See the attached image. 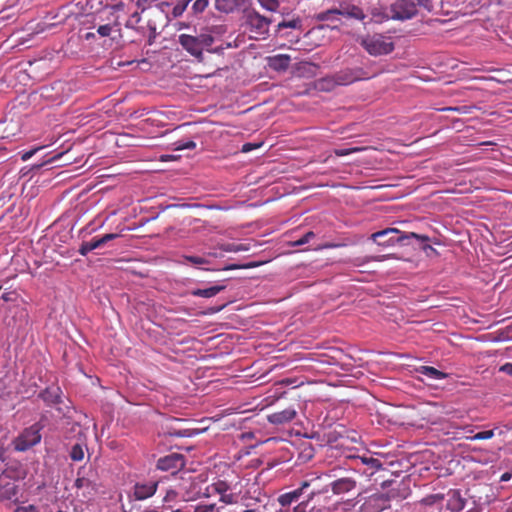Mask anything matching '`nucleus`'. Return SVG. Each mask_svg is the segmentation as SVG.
<instances>
[{
	"label": "nucleus",
	"instance_id": "nucleus-49",
	"mask_svg": "<svg viewBox=\"0 0 512 512\" xmlns=\"http://www.w3.org/2000/svg\"><path fill=\"white\" fill-rule=\"evenodd\" d=\"M112 31V27L109 24L101 25L98 27L97 32L100 36H109Z\"/></svg>",
	"mask_w": 512,
	"mask_h": 512
},
{
	"label": "nucleus",
	"instance_id": "nucleus-15",
	"mask_svg": "<svg viewBox=\"0 0 512 512\" xmlns=\"http://www.w3.org/2000/svg\"><path fill=\"white\" fill-rule=\"evenodd\" d=\"M85 468L81 467L77 472V478L75 480V487L79 490H83L84 495H91L97 491V484L94 479L84 475Z\"/></svg>",
	"mask_w": 512,
	"mask_h": 512
},
{
	"label": "nucleus",
	"instance_id": "nucleus-16",
	"mask_svg": "<svg viewBox=\"0 0 512 512\" xmlns=\"http://www.w3.org/2000/svg\"><path fill=\"white\" fill-rule=\"evenodd\" d=\"M337 9L338 14L346 18L355 19L359 21H363L366 18V14L364 13L362 8L347 1L341 2Z\"/></svg>",
	"mask_w": 512,
	"mask_h": 512
},
{
	"label": "nucleus",
	"instance_id": "nucleus-23",
	"mask_svg": "<svg viewBox=\"0 0 512 512\" xmlns=\"http://www.w3.org/2000/svg\"><path fill=\"white\" fill-rule=\"evenodd\" d=\"M60 394L61 390L57 386L47 387L43 390L39 397L47 404V405H55L60 402Z\"/></svg>",
	"mask_w": 512,
	"mask_h": 512
},
{
	"label": "nucleus",
	"instance_id": "nucleus-46",
	"mask_svg": "<svg viewBox=\"0 0 512 512\" xmlns=\"http://www.w3.org/2000/svg\"><path fill=\"white\" fill-rule=\"evenodd\" d=\"M208 6V0H196L192 5L194 13H202Z\"/></svg>",
	"mask_w": 512,
	"mask_h": 512
},
{
	"label": "nucleus",
	"instance_id": "nucleus-53",
	"mask_svg": "<svg viewBox=\"0 0 512 512\" xmlns=\"http://www.w3.org/2000/svg\"><path fill=\"white\" fill-rule=\"evenodd\" d=\"M261 146V144H254V143H245L243 146H242V149L241 151L244 152V153H247V152H250L256 148H259Z\"/></svg>",
	"mask_w": 512,
	"mask_h": 512
},
{
	"label": "nucleus",
	"instance_id": "nucleus-42",
	"mask_svg": "<svg viewBox=\"0 0 512 512\" xmlns=\"http://www.w3.org/2000/svg\"><path fill=\"white\" fill-rule=\"evenodd\" d=\"M192 0H183V2L181 3H178L177 5H175L172 9V15L177 18L179 16H181L183 14V12L186 10L188 4L191 2Z\"/></svg>",
	"mask_w": 512,
	"mask_h": 512
},
{
	"label": "nucleus",
	"instance_id": "nucleus-51",
	"mask_svg": "<svg viewBox=\"0 0 512 512\" xmlns=\"http://www.w3.org/2000/svg\"><path fill=\"white\" fill-rule=\"evenodd\" d=\"M196 147V143L194 141H186V142H181L177 149L178 150H184V149H194Z\"/></svg>",
	"mask_w": 512,
	"mask_h": 512
},
{
	"label": "nucleus",
	"instance_id": "nucleus-29",
	"mask_svg": "<svg viewBox=\"0 0 512 512\" xmlns=\"http://www.w3.org/2000/svg\"><path fill=\"white\" fill-rule=\"evenodd\" d=\"M418 372L427 376L428 378L436 379V380H442V379H445L448 377V375L446 373H444L440 370H437L436 368L431 367V366H421L418 369Z\"/></svg>",
	"mask_w": 512,
	"mask_h": 512
},
{
	"label": "nucleus",
	"instance_id": "nucleus-18",
	"mask_svg": "<svg viewBox=\"0 0 512 512\" xmlns=\"http://www.w3.org/2000/svg\"><path fill=\"white\" fill-rule=\"evenodd\" d=\"M17 493L18 488L15 482L0 474V501L11 500Z\"/></svg>",
	"mask_w": 512,
	"mask_h": 512
},
{
	"label": "nucleus",
	"instance_id": "nucleus-36",
	"mask_svg": "<svg viewBox=\"0 0 512 512\" xmlns=\"http://www.w3.org/2000/svg\"><path fill=\"white\" fill-rule=\"evenodd\" d=\"M219 248L224 252H240L248 250V247H246L245 245L236 243L221 244Z\"/></svg>",
	"mask_w": 512,
	"mask_h": 512
},
{
	"label": "nucleus",
	"instance_id": "nucleus-38",
	"mask_svg": "<svg viewBox=\"0 0 512 512\" xmlns=\"http://www.w3.org/2000/svg\"><path fill=\"white\" fill-rule=\"evenodd\" d=\"M365 150L364 147H351V148H341V149H334V154L336 156L342 157L347 156L353 153L361 152Z\"/></svg>",
	"mask_w": 512,
	"mask_h": 512
},
{
	"label": "nucleus",
	"instance_id": "nucleus-34",
	"mask_svg": "<svg viewBox=\"0 0 512 512\" xmlns=\"http://www.w3.org/2000/svg\"><path fill=\"white\" fill-rule=\"evenodd\" d=\"M190 509H192V512H220V508L217 507L215 503H198L196 505H191Z\"/></svg>",
	"mask_w": 512,
	"mask_h": 512
},
{
	"label": "nucleus",
	"instance_id": "nucleus-31",
	"mask_svg": "<svg viewBox=\"0 0 512 512\" xmlns=\"http://www.w3.org/2000/svg\"><path fill=\"white\" fill-rule=\"evenodd\" d=\"M102 247L101 241L99 238H93L90 241L83 242L79 247V253L82 256H86L89 252Z\"/></svg>",
	"mask_w": 512,
	"mask_h": 512
},
{
	"label": "nucleus",
	"instance_id": "nucleus-17",
	"mask_svg": "<svg viewBox=\"0 0 512 512\" xmlns=\"http://www.w3.org/2000/svg\"><path fill=\"white\" fill-rule=\"evenodd\" d=\"M297 415L294 408L288 407L284 410L271 413L267 416L269 423L274 425H284L291 422Z\"/></svg>",
	"mask_w": 512,
	"mask_h": 512
},
{
	"label": "nucleus",
	"instance_id": "nucleus-7",
	"mask_svg": "<svg viewBox=\"0 0 512 512\" xmlns=\"http://www.w3.org/2000/svg\"><path fill=\"white\" fill-rule=\"evenodd\" d=\"M41 429L42 426L39 423H35L28 428H25L14 440V449L18 452H25L41 441Z\"/></svg>",
	"mask_w": 512,
	"mask_h": 512
},
{
	"label": "nucleus",
	"instance_id": "nucleus-55",
	"mask_svg": "<svg viewBox=\"0 0 512 512\" xmlns=\"http://www.w3.org/2000/svg\"><path fill=\"white\" fill-rule=\"evenodd\" d=\"M422 242V240H420ZM428 241H423L422 250L430 256L432 253H436V250L429 244H427Z\"/></svg>",
	"mask_w": 512,
	"mask_h": 512
},
{
	"label": "nucleus",
	"instance_id": "nucleus-44",
	"mask_svg": "<svg viewBox=\"0 0 512 512\" xmlns=\"http://www.w3.org/2000/svg\"><path fill=\"white\" fill-rule=\"evenodd\" d=\"M259 262H250L247 264H231L223 268V270L249 269L259 266Z\"/></svg>",
	"mask_w": 512,
	"mask_h": 512
},
{
	"label": "nucleus",
	"instance_id": "nucleus-1",
	"mask_svg": "<svg viewBox=\"0 0 512 512\" xmlns=\"http://www.w3.org/2000/svg\"><path fill=\"white\" fill-rule=\"evenodd\" d=\"M208 487L220 496V502L225 505H233L239 501L242 492V480L239 475L233 473L223 479H217Z\"/></svg>",
	"mask_w": 512,
	"mask_h": 512
},
{
	"label": "nucleus",
	"instance_id": "nucleus-50",
	"mask_svg": "<svg viewBox=\"0 0 512 512\" xmlns=\"http://www.w3.org/2000/svg\"><path fill=\"white\" fill-rule=\"evenodd\" d=\"M118 237H119V235L116 234V233H108V234L103 235L102 237H99V239H100L101 244L103 246L107 242L112 241V240H114V239H116Z\"/></svg>",
	"mask_w": 512,
	"mask_h": 512
},
{
	"label": "nucleus",
	"instance_id": "nucleus-54",
	"mask_svg": "<svg viewBox=\"0 0 512 512\" xmlns=\"http://www.w3.org/2000/svg\"><path fill=\"white\" fill-rule=\"evenodd\" d=\"M499 371L512 377V363H505L499 368Z\"/></svg>",
	"mask_w": 512,
	"mask_h": 512
},
{
	"label": "nucleus",
	"instance_id": "nucleus-10",
	"mask_svg": "<svg viewBox=\"0 0 512 512\" xmlns=\"http://www.w3.org/2000/svg\"><path fill=\"white\" fill-rule=\"evenodd\" d=\"M391 498L388 494L378 493L369 496L362 505L364 512H382L390 507Z\"/></svg>",
	"mask_w": 512,
	"mask_h": 512
},
{
	"label": "nucleus",
	"instance_id": "nucleus-2",
	"mask_svg": "<svg viewBox=\"0 0 512 512\" xmlns=\"http://www.w3.org/2000/svg\"><path fill=\"white\" fill-rule=\"evenodd\" d=\"M359 43L369 55L374 57L388 55L395 48L392 38L380 33L365 35Z\"/></svg>",
	"mask_w": 512,
	"mask_h": 512
},
{
	"label": "nucleus",
	"instance_id": "nucleus-61",
	"mask_svg": "<svg viewBox=\"0 0 512 512\" xmlns=\"http://www.w3.org/2000/svg\"><path fill=\"white\" fill-rule=\"evenodd\" d=\"M509 478H510V475L508 473L503 474L501 477L502 480H508Z\"/></svg>",
	"mask_w": 512,
	"mask_h": 512
},
{
	"label": "nucleus",
	"instance_id": "nucleus-28",
	"mask_svg": "<svg viewBox=\"0 0 512 512\" xmlns=\"http://www.w3.org/2000/svg\"><path fill=\"white\" fill-rule=\"evenodd\" d=\"M155 5V9L152 11V15L155 18L154 20H159L160 22H163L167 20V15L165 12V9L170 6L168 2L165 1H159V0H152Z\"/></svg>",
	"mask_w": 512,
	"mask_h": 512
},
{
	"label": "nucleus",
	"instance_id": "nucleus-40",
	"mask_svg": "<svg viewBox=\"0 0 512 512\" xmlns=\"http://www.w3.org/2000/svg\"><path fill=\"white\" fill-rule=\"evenodd\" d=\"M147 27L150 31V34H149V37H148V44L149 45H152L155 38H156V35H157V22L156 20H153V19H149L148 22H147Z\"/></svg>",
	"mask_w": 512,
	"mask_h": 512
},
{
	"label": "nucleus",
	"instance_id": "nucleus-9",
	"mask_svg": "<svg viewBox=\"0 0 512 512\" xmlns=\"http://www.w3.org/2000/svg\"><path fill=\"white\" fill-rule=\"evenodd\" d=\"M185 465L186 461L182 454L171 453L159 458L156 467L161 471L171 472L174 475L179 470H182Z\"/></svg>",
	"mask_w": 512,
	"mask_h": 512
},
{
	"label": "nucleus",
	"instance_id": "nucleus-37",
	"mask_svg": "<svg viewBox=\"0 0 512 512\" xmlns=\"http://www.w3.org/2000/svg\"><path fill=\"white\" fill-rule=\"evenodd\" d=\"M495 435V429L485 430L474 434L473 436L467 437L469 440H487L491 439Z\"/></svg>",
	"mask_w": 512,
	"mask_h": 512
},
{
	"label": "nucleus",
	"instance_id": "nucleus-35",
	"mask_svg": "<svg viewBox=\"0 0 512 512\" xmlns=\"http://www.w3.org/2000/svg\"><path fill=\"white\" fill-rule=\"evenodd\" d=\"M393 255H378V256H365L363 258H356L355 259V265L357 266H360L364 263H368V262H371V261H377V262H381V261H384L386 259H389V258H392Z\"/></svg>",
	"mask_w": 512,
	"mask_h": 512
},
{
	"label": "nucleus",
	"instance_id": "nucleus-8",
	"mask_svg": "<svg viewBox=\"0 0 512 512\" xmlns=\"http://www.w3.org/2000/svg\"><path fill=\"white\" fill-rule=\"evenodd\" d=\"M418 9L414 0H395L389 7V15L393 20L405 21L417 15Z\"/></svg>",
	"mask_w": 512,
	"mask_h": 512
},
{
	"label": "nucleus",
	"instance_id": "nucleus-64",
	"mask_svg": "<svg viewBox=\"0 0 512 512\" xmlns=\"http://www.w3.org/2000/svg\"><path fill=\"white\" fill-rule=\"evenodd\" d=\"M243 512H256V510H254V509H247V510H244Z\"/></svg>",
	"mask_w": 512,
	"mask_h": 512
},
{
	"label": "nucleus",
	"instance_id": "nucleus-60",
	"mask_svg": "<svg viewBox=\"0 0 512 512\" xmlns=\"http://www.w3.org/2000/svg\"><path fill=\"white\" fill-rule=\"evenodd\" d=\"M141 512H160V511L156 508L147 507L144 510H142Z\"/></svg>",
	"mask_w": 512,
	"mask_h": 512
},
{
	"label": "nucleus",
	"instance_id": "nucleus-6",
	"mask_svg": "<svg viewBox=\"0 0 512 512\" xmlns=\"http://www.w3.org/2000/svg\"><path fill=\"white\" fill-rule=\"evenodd\" d=\"M271 19L261 15L256 10H247L245 12V25L255 39L265 38L269 33Z\"/></svg>",
	"mask_w": 512,
	"mask_h": 512
},
{
	"label": "nucleus",
	"instance_id": "nucleus-30",
	"mask_svg": "<svg viewBox=\"0 0 512 512\" xmlns=\"http://www.w3.org/2000/svg\"><path fill=\"white\" fill-rule=\"evenodd\" d=\"M239 5V0H215V8L223 13L233 12Z\"/></svg>",
	"mask_w": 512,
	"mask_h": 512
},
{
	"label": "nucleus",
	"instance_id": "nucleus-19",
	"mask_svg": "<svg viewBox=\"0 0 512 512\" xmlns=\"http://www.w3.org/2000/svg\"><path fill=\"white\" fill-rule=\"evenodd\" d=\"M446 508L452 512H460L466 503L459 490L451 489L447 492Z\"/></svg>",
	"mask_w": 512,
	"mask_h": 512
},
{
	"label": "nucleus",
	"instance_id": "nucleus-45",
	"mask_svg": "<svg viewBox=\"0 0 512 512\" xmlns=\"http://www.w3.org/2000/svg\"><path fill=\"white\" fill-rule=\"evenodd\" d=\"M301 21L299 19H293L290 21H282L278 24V31L284 28H298L300 26Z\"/></svg>",
	"mask_w": 512,
	"mask_h": 512
},
{
	"label": "nucleus",
	"instance_id": "nucleus-12",
	"mask_svg": "<svg viewBox=\"0 0 512 512\" xmlns=\"http://www.w3.org/2000/svg\"><path fill=\"white\" fill-rule=\"evenodd\" d=\"M369 78L362 68L345 69L336 74V82L340 85H348L355 81Z\"/></svg>",
	"mask_w": 512,
	"mask_h": 512
},
{
	"label": "nucleus",
	"instance_id": "nucleus-5",
	"mask_svg": "<svg viewBox=\"0 0 512 512\" xmlns=\"http://www.w3.org/2000/svg\"><path fill=\"white\" fill-rule=\"evenodd\" d=\"M181 480L178 489L183 501L193 502L202 497H210L209 487L203 489L202 486L204 482L198 477L189 475L187 478L182 477Z\"/></svg>",
	"mask_w": 512,
	"mask_h": 512
},
{
	"label": "nucleus",
	"instance_id": "nucleus-48",
	"mask_svg": "<svg viewBox=\"0 0 512 512\" xmlns=\"http://www.w3.org/2000/svg\"><path fill=\"white\" fill-rule=\"evenodd\" d=\"M179 495H180L179 490L176 491L174 489H169L166 491V494L163 497V502L169 503V502L175 501Z\"/></svg>",
	"mask_w": 512,
	"mask_h": 512
},
{
	"label": "nucleus",
	"instance_id": "nucleus-11",
	"mask_svg": "<svg viewBox=\"0 0 512 512\" xmlns=\"http://www.w3.org/2000/svg\"><path fill=\"white\" fill-rule=\"evenodd\" d=\"M152 0H134V9L127 20L125 26L131 29H137V25L141 21V13L152 8Z\"/></svg>",
	"mask_w": 512,
	"mask_h": 512
},
{
	"label": "nucleus",
	"instance_id": "nucleus-27",
	"mask_svg": "<svg viewBox=\"0 0 512 512\" xmlns=\"http://www.w3.org/2000/svg\"><path fill=\"white\" fill-rule=\"evenodd\" d=\"M354 459L359 460L364 465H367L371 470V475L382 469L381 461L373 456H357L354 457Z\"/></svg>",
	"mask_w": 512,
	"mask_h": 512
},
{
	"label": "nucleus",
	"instance_id": "nucleus-13",
	"mask_svg": "<svg viewBox=\"0 0 512 512\" xmlns=\"http://www.w3.org/2000/svg\"><path fill=\"white\" fill-rule=\"evenodd\" d=\"M159 481L137 482L133 487V495L136 500H145L152 497L158 488Z\"/></svg>",
	"mask_w": 512,
	"mask_h": 512
},
{
	"label": "nucleus",
	"instance_id": "nucleus-43",
	"mask_svg": "<svg viewBox=\"0 0 512 512\" xmlns=\"http://www.w3.org/2000/svg\"><path fill=\"white\" fill-rule=\"evenodd\" d=\"M19 295L15 291L6 292L0 297V309L3 307L5 302H15Z\"/></svg>",
	"mask_w": 512,
	"mask_h": 512
},
{
	"label": "nucleus",
	"instance_id": "nucleus-58",
	"mask_svg": "<svg viewBox=\"0 0 512 512\" xmlns=\"http://www.w3.org/2000/svg\"><path fill=\"white\" fill-rule=\"evenodd\" d=\"M37 150H38V148L37 149H33L31 151H28V152H25L22 155V160L26 161V160L30 159Z\"/></svg>",
	"mask_w": 512,
	"mask_h": 512
},
{
	"label": "nucleus",
	"instance_id": "nucleus-21",
	"mask_svg": "<svg viewBox=\"0 0 512 512\" xmlns=\"http://www.w3.org/2000/svg\"><path fill=\"white\" fill-rule=\"evenodd\" d=\"M291 57L287 54H278L268 58V65L275 71H285L288 69Z\"/></svg>",
	"mask_w": 512,
	"mask_h": 512
},
{
	"label": "nucleus",
	"instance_id": "nucleus-3",
	"mask_svg": "<svg viewBox=\"0 0 512 512\" xmlns=\"http://www.w3.org/2000/svg\"><path fill=\"white\" fill-rule=\"evenodd\" d=\"M178 42L184 50L199 60H202L203 50L207 49L214 43V37L209 33H201L197 36L189 34H181Z\"/></svg>",
	"mask_w": 512,
	"mask_h": 512
},
{
	"label": "nucleus",
	"instance_id": "nucleus-33",
	"mask_svg": "<svg viewBox=\"0 0 512 512\" xmlns=\"http://www.w3.org/2000/svg\"><path fill=\"white\" fill-rule=\"evenodd\" d=\"M338 16H340L338 14V9L333 8V9H328L326 11H322V12L318 13L316 15V19L318 21H335V20H338Z\"/></svg>",
	"mask_w": 512,
	"mask_h": 512
},
{
	"label": "nucleus",
	"instance_id": "nucleus-25",
	"mask_svg": "<svg viewBox=\"0 0 512 512\" xmlns=\"http://www.w3.org/2000/svg\"><path fill=\"white\" fill-rule=\"evenodd\" d=\"M225 289L224 285L211 286L206 289H194L191 291V295L196 297L211 298L216 296L218 293Z\"/></svg>",
	"mask_w": 512,
	"mask_h": 512
},
{
	"label": "nucleus",
	"instance_id": "nucleus-26",
	"mask_svg": "<svg viewBox=\"0 0 512 512\" xmlns=\"http://www.w3.org/2000/svg\"><path fill=\"white\" fill-rule=\"evenodd\" d=\"M87 445L84 442H77L72 445L69 451V457L74 462H80L85 457V452L87 451Z\"/></svg>",
	"mask_w": 512,
	"mask_h": 512
},
{
	"label": "nucleus",
	"instance_id": "nucleus-14",
	"mask_svg": "<svg viewBox=\"0 0 512 512\" xmlns=\"http://www.w3.org/2000/svg\"><path fill=\"white\" fill-rule=\"evenodd\" d=\"M7 326L11 329V333L18 335L21 329L28 324V313L24 308L17 307L14 311L12 319L7 320Z\"/></svg>",
	"mask_w": 512,
	"mask_h": 512
},
{
	"label": "nucleus",
	"instance_id": "nucleus-20",
	"mask_svg": "<svg viewBox=\"0 0 512 512\" xmlns=\"http://www.w3.org/2000/svg\"><path fill=\"white\" fill-rule=\"evenodd\" d=\"M308 486V482H303L298 489L280 495L278 497V503L283 507L289 506L290 504H292L293 502L297 501L300 498L304 489L307 488Z\"/></svg>",
	"mask_w": 512,
	"mask_h": 512
},
{
	"label": "nucleus",
	"instance_id": "nucleus-39",
	"mask_svg": "<svg viewBox=\"0 0 512 512\" xmlns=\"http://www.w3.org/2000/svg\"><path fill=\"white\" fill-rule=\"evenodd\" d=\"M258 2L261 7L271 12H276L280 6L278 0H258Z\"/></svg>",
	"mask_w": 512,
	"mask_h": 512
},
{
	"label": "nucleus",
	"instance_id": "nucleus-22",
	"mask_svg": "<svg viewBox=\"0 0 512 512\" xmlns=\"http://www.w3.org/2000/svg\"><path fill=\"white\" fill-rule=\"evenodd\" d=\"M355 486V480L349 477H344L332 482L331 489L334 494H342L351 491Z\"/></svg>",
	"mask_w": 512,
	"mask_h": 512
},
{
	"label": "nucleus",
	"instance_id": "nucleus-52",
	"mask_svg": "<svg viewBox=\"0 0 512 512\" xmlns=\"http://www.w3.org/2000/svg\"><path fill=\"white\" fill-rule=\"evenodd\" d=\"M416 2V5L417 6H421L425 9H427L428 11H430L432 9V1L431 0H415Z\"/></svg>",
	"mask_w": 512,
	"mask_h": 512
},
{
	"label": "nucleus",
	"instance_id": "nucleus-4",
	"mask_svg": "<svg viewBox=\"0 0 512 512\" xmlns=\"http://www.w3.org/2000/svg\"><path fill=\"white\" fill-rule=\"evenodd\" d=\"M415 238L417 240L429 241V237L426 235H419L414 232L403 233L397 228H386L381 231H377L371 235V239L380 246H392L395 243H404V241Z\"/></svg>",
	"mask_w": 512,
	"mask_h": 512
},
{
	"label": "nucleus",
	"instance_id": "nucleus-62",
	"mask_svg": "<svg viewBox=\"0 0 512 512\" xmlns=\"http://www.w3.org/2000/svg\"><path fill=\"white\" fill-rule=\"evenodd\" d=\"M172 512H191V510L190 509H188V510L176 509V510H173Z\"/></svg>",
	"mask_w": 512,
	"mask_h": 512
},
{
	"label": "nucleus",
	"instance_id": "nucleus-32",
	"mask_svg": "<svg viewBox=\"0 0 512 512\" xmlns=\"http://www.w3.org/2000/svg\"><path fill=\"white\" fill-rule=\"evenodd\" d=\"M111 8L115 12L132 13V10L134 9V0H121Z\"/></svg>",
	"mask_w": 512,
	"mask_h": 512
},
{
	"label": "nucleus",
	"instance_id": "nucleus-56",
	"mask_svg": "<svg viewBox=\"0 0 512 512\" xmlns=\"http://www.w3.org/2000/svg\"><path fill=\"white\" fill-rule=\"evenodd\" d=\"M16 512H37L36 507L34 505H29L26 507H18Z\"/></svg>",
	"mask_w": 512,
	"mask_h": 512
},
{
	"label": "nucleus",
	"instance_id": "nucleus-57",
	"mask_svg": "<svg viewBox=\"0 0 512 512\" xmlns=\"http://www.w3.org/2000/svg\"><path fill=\"white\" fill-rule=\"evenodd\" d=\"M306 508H307V503L302 502L294 507L293 512H307Z\"/></svg>",
	"mask_w": 512,
	"mask_h": 512
},
{
	"label": "nucleus",
	"instance_id": "nucleus-41",
	"mask_svg": "<svg viewBox=\"0 0 512 512\" xmlns=\"http://www.w3.org/2000/svg\"><path fill=\"white\" fill-rule=\"evenodd\" d=\"M315 237V234L313 231H308L307 233H305L300 239L296 240V241H293L290 243V245L292 247H298V246H302L306 243H308L311 239H313Z\"/></svg>",
	"mask_w": 512,
	"mask_h": 512
},
{
	"label": "nucleus",
	"instance_id": "nucleus-24",
	"mask_svg": "<svg viewBox=\"0 0 512 512\" xmlns=\"http://www.w3.org/2000/svg\"><path fill=\"white\" fill-rule=\"evenodd\" d=\"M3 476L16 481L25 477V471L20 464H8L4 470L1 471Z\"/></svg>",
	"mask_w": 512,
	"mask_h": 512
},
{
	"label": "nucleus",
	"instance_id": "nucleus-63",
	"mask_svg": "<svg viewBox=\"0 0 512 512\" xmlns=\"http://www.w3.org/2000/svg\"><path fill=\"white\" fill-rule=\"evenodd\" d=\"M93 36H94V35H93V33H87V34H86V38H87V39H89L90 37H93Z\"/></svg>",
	"mask_w": 512,
	"mask_h": 512
},
{
	"label": "nucleus",
	"instance_id": "nucleus-47",
	"mask_svg": "<svg viewBox=\"0 0 512 512\" xmlns=\"http://www.w3.org/2000/svg\"><path fill=\"white\" fill-rule=\"evenodd\" d=\"M185 260L193 265H204L209 263L206 258L199 256H185Z\"/></svg>",
	"mask_w": 512,
	"mask_h": 512
},
{
	"label": "nucleus",
	"instance_id": "nucleus-59",
	"mask_svg": "<svg viewBox=\"0 0 512 512\" xmlns=\"http://www.w3.org/2000/svg\"><path fill=\"white\" fill-rule=\"evenodd\" d=\"M5 448L2 444H0V461H4L5 460Z\"/></svg>",
	"mask_w": 512,
	"mask_h": 512
}]
</instances>
